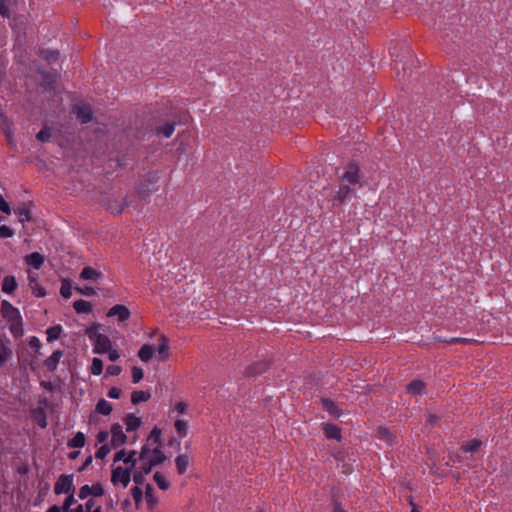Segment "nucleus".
<instances>
[{"label":"nucleus","mask_w":512,"mask_h":512,"mask_svg":"<svg viewBox=\"0 0 512 512\" xmlns=\"http://www.w3.org/2000/svg\"><path fill=\"white\" fill-rule=\"evenodd\" d=\"M122 371L119 365H109L106 369V376H118Z\"/></svg>","instance_id":"obj_46"},{"label":"nucleus","mask_w":512,"mask_h":512,"mask_svg":"<svg viewBox=\"0 0 512 512\" xmlns=\"http://www.w3.org/2000/svg\"><path fill=\"white\" fill-rule=\"evenodd\" d=\"M54 492L57 495L74 492V477L69 474H62L59 476L54 484Z\"/></svg>","instance_id":"obj_6"},{"label":"nucleus","mask_w":512,"mask_h":512,"mask_svg":"<svg viewBox=\"0 0 512 512\" xmlns=\"http://www.w3.org/2000/svg\"><path fill=\"white\" fill-rule=\"evenodd\" d=\"M322 405L325 411L330 415L338 417L340 415L337 405L330 399H322Z\"/></svg>","instance_id":"obj_32"},{"label":"nucleus","mask_w":512,"mask_h":512,"mask_svg":"<svg viewBox=\"0 0 512 512\" xmlns=\"http://www.w3.org/2000/svg\"><path fill=\"white\" fill-rule=\"evenodd\" d=\"M121 396V389L112 387L108 392V397L112 399H118Z\"/></svg>","instance_id":"obj_53"},{"label":"nucleus","mask_w":512,"mask_h":512,"mask_svg":"<svg viewBox=\"0 0 512 512\" xmlns=\"http://www.w3.org/2000/svg\"><path fill=\"white\" fill-rule=\"evenodd\" d=\"M80 454V451H73L69 454V457L71 459H76L78 457V455Z\"/></svg>","instance_id":"obj_60"},{"label":"nucleus","mask_w":512,"mask_h":512,"mask_svg":"<svg viewBox=\"0 0 512 512\" xmlns=\"http://www.w3.org/2000/svg\"><path fill=\"white\" fill-rule=\"evenodd\" d=\"M136 439H137V437H136V436H133V437H132V441H131V443H134V442L136 441Z\"/></svg>","instance_id":"obj_64"},{"label":"nucleus","mask_w":512,"mask_h":512,"mask_svg":"<svg viewBox=\"0 0 512 512\" xmlns=\"http://www.w3.org/2000/svg\"><path fill=\"white\" fill-rule=\"evenodd\" d=\"M157 351H158L159 359L161 361H165L170 357L169 340L166 336L162 335L159 338Z\"/></svg>","instance_id":"obj_13"},{"label":"nucleus","mask_w":512,"mask_h":512,"mask_svg":"<svg viewBox=\"0 0 512 512\" xmlns=\"http://www.w3.org/2000/svg\"><path fill=\"white\" fill-rule=\"evenodd\" d=\"M175 130V123L168 122L158 129V132L164 137L169 138Z\"/></svg>","instance_id":"obj_37"},{"label":"nucleus","mask_w":512,"mask_h":512,"mask_svg":"<svg viewBox=\"0 0 512 512\" xmlns=\"http://www.w3.org/2000/svg\"><path fill=\"white\" fill-rule=\"evenodd\" d=\"M73 112L82 123H88L92 120V109L90 105L84 102L75 104Z\"/></svg>","instance_id":"obj_9"},{"label":"nucleus","mask_w":512,"mask_h":512,"mask_svg":"<svg viewBox=\"0 0 512 512\" xmlns=\"http://www.w3.org/2000/svg\"><path fill=\"white\" fill-rule=\"evenodd\" d=\"M137 452L135 450L120 449L114 454L111 471V483L115 487H128L133 478V473L138 470Z\"/></svg>","instance_id":"obj_2"},{"label":"nucleus","mask_w":512,"mask_h":512,"mask_svg":"<svg viewBox=\"0 0 512 512\" xmlns=\"http://www.w3.org/2000/svg\"><path fill=\"white\" fill-rule=\"evenodd\" d=\"M8 14V8L4 0H0V15L6 16Z\"/></svg>","instance_id":"obj_57"},{"label":"nucleus","mask_w":512,"mask_h":512,"mask_svg":"<svg viewBox=\"0 0 512 512\" xmlns=\"http://www.w3.org/2000/svg\"><path fill=\"white\" fill-rule=\"evenodd\" d=\"M174 428L180 438H185L189 433V421L183 418H173Z\"/></svg>","instance_id":"obj_16"},{"label":"nucleus","mask_w":512,"mask_h":512,"mask_svg":"<svg viewBox=\"0 0 512 512\" xmlns=\"http://www.w3.org/2000/svg\"><path fill=\"white\" fill-rule=\"evenodd\" d=\"M14 236V231L6 226V225H2L0 226V238H11Z\"/></svg>","instance_id":"obj_47"},{"label":"nucleus","mask_w":512,"mask_h":512,"mask_svg":"<svg viewBox=\"0 0 512 512\" xmlns=\"http://www.w3.org/2000/svg\"><path fill=\"white\" fill-rule=\"evenodd\" d=\"M107 317H114L118 322H125L131 317V312L125 305L116 304L107 311Z\"/></svg>","instance_id":"obj_8"},{"label":"nucleus","mask_w":512,"mask_h":512,"mask_svg":"<svg viewBox=\"0 0 512 512\" xmlns=\"http://www.w3.org/2000/svg\"><path fill=\"white\" fill-rule=\"evenodd\" d=\"M67 497L65 498L62 508L64 511H67L75 502L74 492L66 493Z\"/></svg>","instance_id":"obj_44"},{"label":"nucleus","mask_w":512,"mask_h":512,"mask_svg":"<svg viewBox=\"0 0 512 512\" xmlns=\"http://www.w3.org/2000/svg\"><path fill=\"white\" fill-rule=\"evenodd\" d=\"M154 353L155 349L152 345L144 344L138 351V357L141 361L147 363L152 359Z\"/></svg>","instance_id":"obj_23"},{"label":"nucleus","mask_w":512,"mask_h":512,"mask_svg":"<svg viewBox=\"0 0 512 512\" xmlns=\"http://www.w3.org/2000/svg\"><path fill=\"white\" fill-rule=\"evenodd\" d=\"M159 498L156 495V491L153 486L149 483L144 485V504L150 511L158 505Z\"/></svg>","instance_id":"obj_10"},{"label":"nucleus","mask_w":512,"mask_h":512,"mask_svg":"<svg viewBox=\"0 0 512 512\" xmlns=\"http://www.w3.org/2000/svg\"><path fill=\"white\" fill-rule=\"evenodd\" d=\"M28 280L29 286L36 297H44L46 295V291L44 287L38 282V275L31 271H28Z\"/></svg>","instance_id":"obj_12"},{"label":"nucleus","mask_w":512,"mask_h":512,"mask_svg":"<svg viewBox=\"0 0 512 512\" xmlns=\"http://www.w3.org/2000/svg\"><path fill=\"white\" fill-rule=\"evenodd\" d=\"M480 446H481V442L477 439H473V440H470L469 442H467L463 446V449L467 453H473V452L477 451Z\"/></svg>","instance_id":"obj_41"},{"label":"nucleus","mask_w":512,"mask_h":512,"mask_svg":"<svg viewBox=\"0 0 512 512\" xmlns=\"http://www.w3.org/2000/svg\"><path fill=\"white\" fill-rule=\"evenodd\" d=\"M2 317L9 323L10 331L13 335L19 336L23 332L22 317L17 308H15L9 301L3 300L1 302Z\"/></svg>","instance_id":"obj_4"},{"label":"nucleus","mask_w":512,"mask_h":512,"mask_svg":"<svg viewBox=\"0 0 512 512\" xmlns=\"http://www.w3.org/2000/svg\"><path fill=\"white\" fill-rule=\"evenodd\" d=\"M11 357L10 342L0 338V367H3Z\"/></svg>","instance_id":"obj_15"},{"label":"nucleus","mask_w":512,"mask_h":512,"mask_svg":"<svg viewBox=\"0 0 512 512\" xmlns=\"http://www.w3.org/2000/svg\"><path fill=\"white\" fill-rule=\"evenodd\" d=\"M449 342H451V343L457 342V343H463V344H470L472 342H475V340L469 339V338H452Z\"/></svg>","instance_id":"obj_55"},{"label":"nucleus","mask_w":512,"mask_h":512,"mask_svg":"<svg viewBox=\"0 0 512 512\" xmlns=\"http://www.w3.org/2000/svg\"><path fill=\"white\" fill-rule=\"evenodd\" d=\"M340 182L347 185H356L360 182V168L356 163H350L340 176Z\"/></svg>","instance_id":"obj_7"},{"label":"nucleus","mask_w":512,"mask_h":512,"mask_svg":"<svg viewBox=\"0 0 512 512\" xmlns=\"http://www.w3.org/2000/svg\"><path fill=\"white\" fill-rule=\"evenodd\" d=\"M29 345H30V347L35 348V349H40V348H41V342H40V340H39L37 337H35V336H33V337H31V338H30V340H29Z\"/></svg>","instance_id":"obj_54"},{"label":"nucleus","mask_w":512,"mask_h":512,"mask_svg":"<svg viewBox=\"0 0 512 512\" xmlns=\"http://www.w3.org/2000/svg\"><path fill=\"white\" fill-rule=\"evenodd\" d=\"M79 498L81 500H84L86 499L87 497L91 496V486L90 485H84L80 488L79 490V494H78Z\"/></svg>","instance_id":"obj_48"},{"label":"nucleus","mask_w":512,"mask_h":512,"mask_svg":"<svg viewBox=\"0 0 512 512\" xmlns=\"http://www.w3.org/2000/svg\"><path fill=\"white\" fill-rule=\"evenodd\" d=\"M25 263L35 269H40L43 265L45 258L42 254L38 252H33L24 258Z\"/></svg>","instance_id":"obj_17"},{"label":"nucleus","mask_w":512,"mask_h":512,"mask_svg":"<svg viewBox=\"0 0 512 512\" xmlns=\"http://www.w3.org/2000/svg\"><path fill=\"white\" fill-rule=\"evenodd\" d=\"M63 356V352L61 350H56L52 353L51 356H49L45 361H44V366L49 370V371H55L57 366H58V363L60 361V359L62 358Z\"/></svg>","instance_id":"obj_20"},{"label":"nucleus","mask_w":512,"mask_h":512,"mask_svg":"<svg viewBox=\"0 0 512 512\" xmlns=\"http://www.w3.org/2000/svg\"><path fill=\"white\" fill-rule=\"evenodd\" d=\"M0 211H2L3 213H5L7 215L11 214L10 205L8 204V202H6V200L2 196H0Z\"/></svg>","instance_id":"obj_50"},{"label":"nucleus","mask_w":512,"mask_h":512,"mask_svg":"<svg viewBox=\"0 0 512 512\" xmlns=\"http://www.w3.org/2000/svg\"><path fill=\"white\" fill-rule=\"evenodd\" d=\"M151 394L148 391L137 390L131 395V402L135 405L146 402L150 399Z\"/></svg>","instance_id":"obj_29"},{"label":"nucleus","mask_w":512,"mask_h":512,"mask_svg":"<svg viewBox=\"0 0 512 512\" xmlns=\"http://www.w3.org/2000/svg\"><path fill=\"white\" fill-rule=\"evenodd\" d=\"M73 308L79 314H81V313L88 314V313L92 312V305H91V303L86 301V300H83V299L76 300L73 303Z\"/></svg>","instance_id":"obj_27"},{"label":"nucleus","mask_w":512,"mask_h":512,"mask_svg":"<svg viewBox=\"0 0 512 512\" xmlns=\"http://www.w3.org/2000/svg\"><path fill=\"white\" fill-rule=\"evenodd\" d=\"M335 512H343V510L340 508V506H335Z\"/></svg>","instance_id":"obj_63"},{"label":"nucleus","mask_w":512,"mask_h":512,"mask_svg":"<svg viewBox=\"0 0 512 512\" xmlns=\"http://www.w3.org/2000/svg\"><path fill=\"white\" fill-rule=\"evenodd\" d=\"M91 462H92V456H89V457L86 459L85 463H84V464H83V465H82L78 470H79L80 472H81V471H83V470H85V469H86V467H87L88 465H90V464H91Z\"/></svg>","instance_id":"obj_58"},{"label":"nucleus","mask_w":512,"mask_h":512,"mask_svg":"<svg viewBox=\"0 0 512 512\" xmlns=\"http://www.w3.org/2000/svg\"><path fill=\"white\" fill-rule=\"evenodd\" d=\"M160 431L156 428L152 430L145 445L142 446L137 459L138 470L133 473L135 484L143 483L144 476L151 472L152 468L161 464L165 460V455L161 449Z\"/></svg>","instance_id":"obj_1"},{"label":"nucleus","mask_w":512,"mask_h":512,"mask_svg":"<svg viewBox=\"0 0 512 512\" xmlns=\"http://www.w3.org/2000/svg\"><path fill=\"white\" fill-rule=\"evenodd\" d=\"M141 484H136L131 489V494L136 506L139 508L144 505V489L140 487Z\"/></svg>","instance_id":"obj_26"},{"label":"nucleus","mask_w":512,"mask_h":512,"mask_svg":"<svg viewBox=\"0 0 512 512\" xmlns=\"http://www.w3.org/2000/svg\"><path fill=\"white\" fill-rule=\"evenodd\" d=\"M76 290L82 294V295H85V296H91L93 294H95V290L94 288L92 287H89V286H85V287H77Z\"/></svg>","instance_id":"obj_51"},{"label":"nucleus","mask_w":512,"mask_h":512,"mask_svg":"<svg viewBox=\"0 0 512 512\" xmlns=\"http://www.w3.org/2000/svg\"><path fill=\"white\" fill-rule=\"evenodd\" d=\"M424 388V383L420 380H414L407 386V391L411 395L419 394Z\"/></svg>","instance_id":"obj_35"},{"label":"nucleus","mask_w":512,"mask_h":512,"mask_svg":"<svg viewBox=\"0 0 512 512\" xmlns=\"http://www.w3.org/2000/svg\"><path fill=\"white\" fill-rule=\"evenodd\" d=\"M153 479L161 490H167L170 487L169 480L166 478L164 474L160 472H156L153 476Z\"/></svg>","instance_id":"obj_33"},{"label":"nucleus","mask_w":512,"mask_h":512,"mask_svg":"<svg viewBox=\"0 0 512 512\" xmlns=\"http://www.w3.org/2000/svg\"><path fill=\"white\" fill-rule=\"evenodd\" d=\"M190 404L185 400L175 401L169 408L168 415L171 419L182 418L183 415L188 413Z\"/></svg>","instance_id":"obj_11"},{"label":"nucleus","mask_w":512,"mask_h":512,"mask_svg":"<svg viewBox=\"0 0 512 512\" xmlns=\"http://www.w3.org/2000/svg\"><path fill=\"white\" fill-rule=\"evenodd\" d=\"M100 328V324L94 323L85 331V334L92 343V351L94 354H105L112 346L110 338L107 335L100 333Z\"/></svg>","instance_id":"obj_3"},{"label":"nucleus","mask_w":512,"mask_h":512,"mask_svg":"<svg viewBox=\"0 0 512 512\" xmlns=\"http://www.w3.org/2000/svg\"><path fill=\"white\" fill-rule=\"evenodd\" d=\"M72 512H84L83 505H78Z\"/></svg>","instance_id":"obj_61"},{"label":"nucleus","mask_w":512,"mask_h":512,"mask_svg":"<svg viewBox=\"0 0 512 512\" xmlns=\"http://www.w3.org/2000/svg\"><path fill=\"white\" fill-rule=\"evenodd\" d=\"M106 353H108V358H109L110 361H116L120 357L119 352L116 349L112 348V347L110 348V350H107Z\"/></svg>","instance_id":"obj_52"},{"label":"nucleus","mask_w":512,"mask_h":512,"mask_svg":"<svg viewBox=\"0 0 512 512\" xmlns=\"http://www.w3.org/2000/svg\"><path fill=\"white\" fill-rule=\"evenodd\" d=\"M353 192L354 190L350 188L349 185L340 182L339 188L335 194V199L340 203H343L345 200L351 197Z\"/></svg>","instance_id":"obj_21"},{"label":"nucleus","mask_w":512,"mask_h":512,"mask_svg":"<svg viewBox=\"0 0 512 512\" xmlns=\"http://www.w3.org/2000/svg\"><path fill=\"white\" fill-rule=\"evenodd\" d=\"M111 448L112 447L109 444L101 445L95 452V458L101 460L105 459L107 455L110 453Z\"/></svg>","instance_id":"obj_38"},{"label":"nucleus","mask_w":512,"mask_h":512,"mask_svg":"<svg viewBox=\"0 0 512 512\" xmlns=\"http://www.w3.org/2000/svg\"><path fill=\"white\" fill-rule=\"evenodd\" d=\"M110 437V431L101 430L96 435V444L98 445H104L108 444L107 441Z\"/></svg>","instance_id":"obj_42"},{"label":"nucleus","mask_w":512,"mask_h":512,"mask_svg":"<svg viewBox=\"0 0 512 512\" xmlns=\"http://www.w3.org/2000/svg\"><path fill=\"white\" fill-rule=\"evenodd\" d=\"M104 495V488L100 483L91 486V496L100 497Z\"/></svg>","instance_id":"obj_45"},{"label":"nucleus","mask_w":512,"mask_h":512,"mask_svg":"<svg viewBox=\"0 0 512 512\" xmlns=\"http://www.w3.org/2000/svg\"><path fill=\"white\" fill-rule=\"evenodd\" d=\"M89 371L92 375L99 376L103 372V361L100 358L94 357L92 359Z\"/></svg>","instance_id":"obj_34"},{"label":"nucleus","mask_w":512,"mask_h":512,"mask_svg":"<svg viewBox=\"0 0 512 512\" xmlns=\"http://www.w3.org/2000/svg\"><path fill=\"white\" fill-rule=\"evenodd\" d=\"M176 468L179 474H184L190 464L189 456L180 454L175 459Z\"/></svg>","instance_id":"obj_25"},{"label":"nucleus","mask_w":512,"mask_h":512,"mask_svg":"<svg viewBox=\"0 0 512 512\" xmlns=\"http://www.w3.org/2000/svg\"><path fill=\"white\" fill-rule=\"evenodd\" d=\"M62 332H63V329H62L61 325H55V326L48 328L46 330L47 341L53 342V341L57 340L60 337Z\"/></svg>","instance_id":"obj_31"},{"label":"nucleus","mask_w":512,"mask_h":512,"mask_svg":"<svg viewBox=\"0 0 512 512\" xmlns=\"http://www.w3.org/2000/svg\"><path fill=\"white\" fill-rule=\"evenodd\" d=\"M102 277V273L92 267H84L80 273V278L86 281H97Z\"/></svg>","instance_id":"obj_18"},{"label":"nucleus","mask_w":512,"mask_h":512,"mask_svg":"<svg viewBox=\"0 0 512 512\" xmlns=\"http://www.w3.org/2000/svg\"><path fill=\"white\" fill-rule=\"evenodd\" d=\"M110 445L112 448L117 449L128 442L129 437L123 430V426L119 423H114L110 428Z\"/></svg>","instance_id":"obj_5"},{"label":"nucleus","mask_w":512,"mask_h":512,"mask_svg":"<svg viewBox=\"0 0 512 512\" xmlns=\"http://www.w3.org/2000/svg\"><path fill=\"white\" fill-rule=\"evenodd\" d=\"M436 420H437V417H436V416H434V415H431V416L429 417V419H428V421H429L431 424H434Z\"/></svg>","instance_id":"obj_62"},{"label":"nucleus","mask_w":512,"mask_h":512,"mask_svg":"<svg viewBox=\"0 0 512 512\" xmlns=\"http://www.w3.org/2000/svg\"><path fill=\"white\" fill-rule=\"evenodd\" d=\"M97 506H95V503L93 500H88L85 505L83 506L84 508V512H90V511H93V509H95Z\"/></svg>","instance_id":"obj_56"},{"label":"nucleus","mask_w":512,"mask_h":512,"mask_svg":"<svg viewBox=\"0 0 512 512\" xmlns=\"http://www.w3.org/2000/svg\"><path fill=\"white\" fill-rule=\"evenodd\" d=\"M18 283L14 276H5L1 284V290L5 294H12L17 289Z\"/></svg>","instance_id":"obj_19"},{"label":"nucleus","mask_w":512,"mask_h":512,"mask_svg":"<svg viewBox=\"0 0 512 512\" xmlns=\"http://www.w3.org/2000/svg\"><path fill=\"white\" fill-rule=\"evenodd\" d=\"M378 434L381 439L386 440L388 443H390L392 441V434L390 433V431L388 429L380 428L378 430Z\"/></svg>","instance_id":"obj_49"},{"label":"nucleus","mask_w":512,"mask_h":512,"mask_svg":"<svg viewBox=\"0 0 512 512\" xmlns=\"http://www.w3.org/2000/svg\"><path fill=\"white\" fill-rule=\"evenodd\" d=\"M14 213L17 215L19 222L25 223L31 220V211L25 204L14 209Z\"/></svg>","instance_id":"obj_24"},{"label":"nucleus","mask_w":512,"mask_h":512,"mask_svg":"<svg viewBox=\"0 0 512 512\" xmlns=\"http://www.w3.org/2000/svg\"><path fill=\"white\" fill-rule=\"evenodd\" d=\"M60 294L62 297L68 299L72 295V286L68 280H63L60 288Z\"/></svg>","instance_id":"obj_40"},{"label":"nucleus","mask_w":512,"mask_h":512,"mask_svg":"<svg viewBox=\"0 0 512 512\" xmlns=\"http://www.w3.org/2000/svg\"><path fill=\"white\" fill-rule=\"evenodd\" d=\"M123 421H124V424L126 427V433H131V432L137 431V429L142 424L141 419L132 413L127 414L124 417Z\"/></svg>","instance_id":"obj_14"},{"label":"nucleus","mask_w":512,"mask_h":512,"mask_svg":"<svg viewBox=\"0 0 512 512\" xmlns=\"http://www.w3.org/2000/svg\"><path fill=\"white\" fill-rule=\"evenodd\" d=\"M324 434L328 439L341 440V431L338 426L335 424H324L323 425Z\"/></svg>","instance_id":"obj_22"},{"label":"nucleus","mask_w":512,"mask_h":512,"mask_svg":"<svg viewBox=\"0 0 512 512\" xmlns=\"http://www.w3.org/2000/svg\"><path fill=\"white\" fill-rule=\"evenodd\" d=\"M41 56L47 62L52 63L58 60L59 52L57 50H43L41 51Z\"/></svg>","instance_id":"obj_36"},{"label":"nucleus","mask_w":512,"mask_h":512,"mask_svg":"<svg viewBox=\"0 0 512 512\" xmlns=\"http://www.w3.org/2000/svg\"><path fill=\"white\" fill-rule=\"evenodd\" d=\"M131 372H132V381H133V383H135V384L139 383L143 379L144 372H143L142 368L134 366L132 368Z\"/></svg>","instance_id":"obj_43"},{"label":"nucleus","mask_w":512,"mask_h":512,"mask_svg":"<svg viewBox=\"0 0 512 512\" xmlns=\"http://www.w3.org/2000/svg\"><path fill=\"white\" fill-rule=\"evenodd\" d=\"M86 443V437L84 433L77 432L73 438H71L67 445L70 448H82Z\"/></svg>","instance_id":"obj_28"},{"label":"nucleus","mask_w":512,"mask_h":512,"mask_svg":"<svg viewBox=\"0 0 512 512\" xmlns=\"http://www.w3.org/2000/svg\"><path fill=\"white\" fill-rule=\"evenodd\" d=\"M95 410L97 413L107 416L111 414L113 408L107 400L100 399L96 404Z\"/></svg>","instance_id":"obj_30"},{"label":"nucleus","mask_w":512,"mask_h":512,"mask_svg":"<svg viewBox=\"0 0 512 512\" xmlns=\"http://www.w3.org/2000/svg\"><path fill=\"white\" fill-rule=\"evenodd\" d=\"M52 137V129L50 127L45 126L43 129H41L37 135L36 138L41 142H46Z\"/></svg>","instance_id":"obj_39"},{"label":"nucleus","mask_w":512,"mask_h":512,"mask_svg":"<svg viewBox=\"0 0 512 512\" xmlns=\"http://www.w3.org/2000/svg\"><path fill=\"white\" fill-rule=\"evenodd\" d=\"M62 510H63V508H62V507H59V506H57V505H53V506H51V507L47 510V512H61Z\"/></svg>","instance_id":"obj_59"}]
</instances>
